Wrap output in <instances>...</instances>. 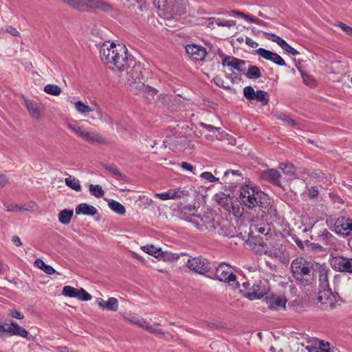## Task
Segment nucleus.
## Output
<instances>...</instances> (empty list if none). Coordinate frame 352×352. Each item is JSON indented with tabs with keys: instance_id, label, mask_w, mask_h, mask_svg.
I'll return each instance as SVG.
<instances>
[{
	"instance_id": "nucleus-1",
	"label": "nucleus",
	"mask_w": 352,
	"mask_h": 352,
	"mask_svg": "<svg viewBox=\"0 0 352 352\" xmlns=\"http://www.w3.org/2000/svg\"><path fill=\"white\" fill-rule=\"evenodd\" d=\"M190 218L192 223L201 231L214 232L221 236H233L234 228L230 223L227 220L221 221L220 217L212 212L197 214Z\"/></svg>"
},
{
	"instance_id": "nucleus-2",
	"label": "nucleus",
	"mask_w": 352,
	"mask_h": 352,
	"mask_svg": "<svg viewBox=\"0 0 352 352\" xmlns=\"http://www.w3.org/2000/svg\"><path fill=\"white\" fill-rule=\"evenodd\" d=\"M239 199L241 204L250 209H258L263 213L268 212L269 197L256 187L245 185L241 188Z\"/></svg>"
},
{
	"instance_id": "nucleus-3",
	"label": "nucleus",
	"mask_w": 352,
	"mask_h": 352,
	"mask_svg": "<svg viewBox=\"0 0 352 352\" xmlns=\"http://www.w3.org/2000/svg\"><path fill=\"white\" fill-rule=\"evenodd\" d=\"M291 270L296 280L305 286L314 280L313 264L303 257L295 258L292 262Z\"/></svg>"
},
{
	"instance_id": "nucleus-4",
	"label": "nucleus",
	"mask_w": 352,
	"mask_h": 352,
	"mask_svg": "<svg viewBox=\"0 0 352 352\" xmlns=\"http://www.w3.org/2000/svg\"><path fill=\"white\" fill-rule=\"evenodd\" d=\"M69 6L82 12L102 11L111 12L113 8L111 4L103 0H62Z\"/></svg>"
},
{
	"instance_id": "nucleus-5",
	"label": "nucleus",
	"mask_w": 352,
	"mask_h": 352,
	"mask_svg": "<svg viewBox=\"0 0 352 352\" xmlns=\"http://www.w3.org/2000/svg\"><path fill=\"white\" fill-rule=\"evenodd\" d=\"M153 3L162 10L167 18L174 19L185 11V6L182 0H153Z\"/></svg>"
},
{
	"instance_id": "nucleus-6",
	"label": "nucleus",
	"mask_w": 352,
	"mask_h": 352,
	"mask_svg": "<svg viewBox=\"0 0 352 352\" xmlns=\"http://www.w3.org/2000/svg\"><path fill=\"white\" fill-rule=\"evenodd\" d=\"M124 71L126 72L128 81L134 84H142L144 86L146 70L140 63L130 58Z\"/></svg>"
},
{
	"instance_id": "nucleus-7",
	"label": "nucleus",
	"mask_w": 352,
	"mask_h": 352,
	"mask_svg": "<svg viewBox=\"0 0 352 352\" xmlns=\"http://www.w3.org/2000/svg\"><path fill=\"white\" fill-rule=\"evenodd\" d=\"M116 52L113 56V60H111V67H109L111 69H118L120 72H124L127 67L129 60L128 50L123 44H117Z\"/></svg>"
},
{
	"instance_id": "nucleus-8",
	"label": "nucleus",
	"mask_w": 352,
	"mask_h": 352,
	"mask_svg": "<svg viewBox=\"0 0 352 352\" xmlns=\"http://www.w3.org/2000/svg\"><path fill=\"white\" fill-rule=\"evenodd\" d=\"M215 276L219 280L227 283L231 289H236L238 286V281L231 266L226 263H221L217 267Z\"/></svg>"
},
{
	"instance_id": "nucleus-9",
	"label": "nucleus",
	"mask_w": 352,
	"mask_h": 352,
	"mask_svg": "<svg viewBox=\"0 0 352 352\" xmlns=\"http://www.w3.org/2000/svg\"><path fill=\"white\" fill-rule=\"evenodd\" d=\"M330 264L332 268L338 272L352 274V258L344 256H332Z\"/></svg>"
},
{
	"instance_id": "nucleus-10",
	"label": "nucleus",
	"mask_w": 352,
	"mask_h": 352,
	"mask_svg": "<svg viewBox=\"0 0 352 352\" xmlns=\"http://www.w3.org/2000/svg\"><path fill=\"white\" fill-rule=\"evenodd\" d=\"M318 300L323 309H333L336 305V297L330 288L319 289Z\"/></svg>"
},
{
	"instance_id": "nucleus-11",
	"label": "nucleus",
	"mask_w": 352,
	"mask_h": 352,
	"mask_svg": "<svg viewBox=\"0 0 352 352\" xmlns=\"http://www.w3.org/2000/svg\"><path fill=\"white\" fill-rule=\"evenodd\" d=\"M186 266L197 273L204 274L210 270L208 261L201 257H192L187 261Z\"/></svg>"
},
{
	"instance_id": "nucleus-12",
	"label": "nucleus",
	"mask_w": 352,
	"mask_h": 352,
	"mask_svg": "<svg viewBox=\"0 0 352 352\" xmlns=\"http://www.w3.org/2000/svg\"><path fill=\"white\" fill-rule=\"evenodd\" d=\"M115 47H117V44L110 42H105L100 47V56L101 60L108 67H111V60H113V56L116 52Z\"/></svg>"
},
{
	"instance_id": "nucleus-13",
	"label": "nucleus",
	"mask_w": 352,
	"mask_h": 352,
	"mask_svg": "<svg viewBox=\"0 0 352 352\" xmlns=\"http://www.w3.org/2000/svg\"><path fill=\"white\" fill-rule=\"evenodd\" d=\"M215 200L219 206H221L226 212H233L236 216L240 214L239 208H236L233 204L232 198L230 196H226L223 193L216 194Z\"/></svg>"
},
{
	"instance_id": "nucleus-14",
	"label": "nucleus",
	"mask_w": 352,
	"mask_h": 352,
	"mask_svg": "<svg viewBox=\"0 0 352 352\" xmlns=\"http://www.w3.org/2000/svg\"><path fill=\"white\" fill-rule=\"evenodd\" d=\"M188 195L189 192L188 190H186L185 188H171L164 192L155 193L154 195V197L155 198H158L165 201L168 199H177Z\"/></svg>"
},
{
	"instance_id": "nucleus-15",
	"label": "nucleus",
	"mask_w": 352,
	"mask_h": 352,
	"mask_svg": "<svg viewBox=\"0 0 352 352\" xmlns=\"http://www.w3.org/2000/svg\"><path fill=\"white\" fill-rule=\"evenodd\" d=\"M185 49L189 57L194 60H204L207 54L206 48L201 45L188 44Z\"/></svg>"
},
{
	"instance_id": "nucleus-16",
	"label": "nucleus",
	"mask_w": 352,
	"mask_h": 352,
	"mask_svg": "<svg viewBox=\"0 0 352 352\" xmlns=\"http://www.w3.org/2000/svg\"><path fill=\"white\" fill-rule=\"evenodd\" d=\"M24 102L30 116L35 120H38L44 110L43 104L28 98H25Z\"/></svg>"
},
{
	"instance_id": "nucleus-17",
	"label": "nucleus",
	"mask_w": 352,
	"mask_h": 352,
	"mask_svg": "<svg viewBox=\"0 0 352 352\" xmlns=\"http://www.w3.org/2000/svg\"><path fill=\"white\" fill-rule=\"evenodd\" d=\"M334 230L340 234L349 235L352 232V219L344 217L338 218L334 224Z\"/></svg>"
},
{
	"instance_id": "nucleus-18",
	"label": "nucleus",
	"mask_w": 352,
	"mask_h": 352,
	"mask_svg": "<svg viewBox=\"0 0 352 352\" xmlns=\"http://www.w3.org/2000/svg\"><path fill=\"white\" fill-rule=\"evenodd\" d=\"M256 52L258 55L264 59L272 61L279 66H284L286 65L284 59L275 52H271L264 48H258L256 50Z\"/></svg>"
},
{
	"instance_id": "nucleus-19",
	"label": "nucleus",
	"mask_w": 352,
	"mask_h": 352,
	"mask_svg": "<svg viewBox=\"0 0 352 352\" xmlns=\"http://www.w3.org/2000/svg\"><path fill=\"white\" fill-rule=\"evenodd\" d=\"M268 307L272 310L285 309L287 303V298L285 296L272 295L265 298Z\"/></svg>"
},
{
	"instance_id": "nucleus-20",
	"label": "nucleus",
	"mask_w": 352,
	"mask_h": 352,
	"mask_svg": "<svg viewBox=\"0 0 352 352\" xmlns=\"http://www.w3.org/2000/svg\"><path fill=\"white\" fill-rule=\"evenodd\" d=\"M311 345H307L305 349L309 352H331L330 348V343L324 342V340L314 338L309 342Z\"/></svg>"
},
{
	"instance_id": "nucleus-21",
	"label": "nucleus",
	"mask_w": 352,
	"mask_h": 352,
	"mask_svg": "<svg viewBox=\"0 0 352 352\" xmlns=\"http://www.w3.org/2000/svg\"><path fill=\"white\" fill-rule=\"evenodd\" d=\"M245 64V61L244 60L239 59L234 56H226L222 60V65L228 67H232L233 69L237 70L238 72H243L245 70L243 66Z\"/></svg>"
},
{
	"instance_id": "nucleus-22",
	"label": "nucleus",
	"mask_w": 352,
	"mask_h": 352,
	"mask_svg": "<svg viewBox=\"0 0 352 352\" xmlns=\"http://www.w3.org/2000/svg\"><path fill=\"white\" fill-rule=\"evenodd\" d=\"M280 177H281V175L280 174V173L278 170H276V169H273V168H269V169L265 170L261 173V177L263 179H265L273 184H275L276 186L280 185Z\"/></svg>"
},
{
	"instance_id": "nucleus-23",
	"label": "nucleus",
	"mask_w": 352,
	"mask_h": 352,
	"mask_svg": "<svg viewBox=\"0 0 352 352\" xmlns=\"http://www.w3.org/2000/svg\"><path fill=\"white\" fill-rule=\"evenodd\" d=\"M330 272L328 267L325 265H320L318 269L319 274V289L330 288L329 283L328 274Z\"/></svg>"
},
{
	"instance_id": "nucleus-24",
	"label": "nucleus",
	"mask_w": 352,
	"mask_h": 352,
	"mask_svg": "<svg viewBox=\"0 0 352 352\" xmlns=\"http://www.w3.org/2000/svg\"><path fill=\"white\" fill-rule=\"evenodd\" d=\"M267 294V289L261 283L252 285L251 293L247 294V298L250 300L259 299Z\"/></svg>"
},
{
	"instance_id": "nucleus-25",
	"label": "nucleus",
	"mask_w": 352,
	"mask_h": 352,
	"mask_svg": "<svg viewBox=\"0 0 352 352\" xmlns=\"http://www.w3.org/2000/svg\"><path fill=\"white\" fill-rule=\"evenodd\" d=\"M6 331L11 336H19L22 338H27L29 334L25 329L19 325V324L14 321L10 322V324L6 329Z\"/></svg>"
},
{
	"instance_id": "nucleus-26",
	"label": "nucleus",
	"mask_w": 352,
	"mask_h": 352,
	"mask_svg": "<svg viewBox=\"0 0 352 352\" xmlns=\"http://www.w3.org/2000/svg\"><path fill=\"white\" fill-rule=\"evenodd\" d=\"M82 139L91 143L106 144L105 139L96 131H88L85 129Z\"/></svg>"
},
{
	"instance_id": "nucleus-27",
	"label": "nucleus",
	"mask_w": 352,
	"mask_h": 352,
	"mask_svg": "<svg viewBox=\"0 0 352 352\" xmlns=\"http://www.w3.org/2000/svg\"><path fill=\"white\" fill-rule=\"evenodd\" d=\"M75 212L78 215L84 214L94 216L97 213L98 210L94 206L86 203H82L76 206Z\"/></svg>"
},
{
	"instance_id": "nucleus-28",
	"label": "nucleus",
	"mask_w": 352,
	"mask_h": 352,
	"mask_svg": "<svg viewBox=\"0 0 352 352\" xmlns=\"http://www.w3.org/2000/svg\"><path fill=\"white\" fill-rule=\"evenodd\" d=\"M98 304L99 307L111 311H117L119 306L118 300L114 297H111L107 300L100 299Z\"/></svg>"
},
{
	"instance_id": "nucleus-29",
	"label": "nucleus",
	"mask_w": 352,
	"mask_h": 352,
	"mask_svg": "<svg viewBox=\"0 0 352 352\" xmlns=\"http://www.w3.org/2000/svg\"><path fill=\"white\" fill-rule=\"evenodd\" d=\"M270 230V226L267 223H254L250 227V234H261L267 235Z\"/></svg>"
},
{
	"instance_id": "nucleus-30",
	"label": "nucleus",
	"mask_w": 352,
	"mask_h": 352,
	"mask_svg": "<svg viewBox=\"0 0 352 352\" xmlns=\"http://www.w3.org/2000/svg\"><path fill=\"white\" fill-rule=\"evenodd\" d=\"M96 108H94L95 110L94 112H95L94 116H91L90 118L92 120H101L104 121L108 124H113V120L111 118H110L107 114H104L102 112V109L96 104H94Z\"/></svg>"
},
{
	"instance_id": "nucleus-31",
	"label": "nucleus",
	"mask_w": 352,
	"mask_h": 352,
	"mask_svg": "<svg viewBox=\"0 0 352 352\" xmlns=\"http://www.w3.org/2000/svg\"><path fill=\"white\" fill-rule=\"evenodd\" d=\"M141 249L146 253L153 256L157 258H161L164 256V253L160 248H157L153 245H146L142 246Z\"/></svg>"
},
{
	"instance_id": "nucleus-32",
	"label": "nucleus",
	"mask_w": 352,
	"mask_h": 352,
	"mask_svg": "<svg viewBox=\"0 0 352 352\" xmlns=\"http://www.w3.org/2000/svg\"><path fill=\"white\" fill-rule=\"evenodd\" d=\"M197 210H195V207L192 206H185L181 208V214H182V218L184 220L192 223V219L190 220L192 217L197 216V214L196 213Z\"/></svg>"
},
{
	"instance_id": "nucleus-33",
	"label": "nucleus",
	"mask_w": 352,
	"mask_h": 352,
	"mask_svg": "<svg viewBox=\"0 0 352 352\" xmlns=\"http://www.w3.org/2000/svg\"><path fill=\"white\" fill-rule=\"evenodd\" d=\"M73 214L72 210L64 209L58 214V221L63 225H67L70 223Z\"/></svg>"
},
{
	"instance_id": "nucleus-34",
	"label": "nucleus",
	"mask_w": 352,
	"mask_h": 352,
	"mask_svg": "<svg viewBox=\"0 0 352 352\" xmlns=\"http://www.w3.org/2000/svg\"><path fill=\"white\" fill-rule=\"evenodd\" d=\"M109 208L115 212L123 215L126 212L124 206L120 202L115 200H110L108 203Z\"/></svg>"
},
{
	"instance_id": "nucleus-35",
	"label": "nucleus",
	"mask_w": 352,
	"mask_h": 352,
	"mask_svg": "<svg viewBox=\"0 0 352 352\" xmlns=\"http://www.w3.org/2000/svg\"><path fill=\"white\" fill-rule=\"evenodd\" d=\"M243 95L248 100L257 101L258 100V90L255 91L251 86H247L243 88Z\"/></svg>"
},
{
	"instance_id": "nucleus-36",
	"label": "nucleus",
	"mask_w": 352,
	"mask_h": 352,
	"mask_svg": "<svg viewBox=\"0 0 352 352\" xmlns=\"http://www.w3.org/2000/svg\"><path fill=\"white\" fill-rule=\"evenodd\" d=\"M43 91L49 95L58 96L61 93V88L57 85L47 84L44 87Z\"/></svg>"
},
{
	"instance_id": "nucleus-37",
	"label": "nucleus",
	"mask_w": 352,
	"mask_h": 352,
	"mask_svg": "<svg viewBox=\"0 0 352 352\" xmlns=\"http://www.w3.org/2000/svg\"><path fill=\"white\" fill-rule=\"evenodd\" d=\"M76 110L81 114H85L91 111H94V109H92L90 106L86 104L81 100H78L74 104Z\"/></svg>"
},
{
	"instance_id": "nucleus-38",
	"label": "nucleus",
	"mask_w": 352,
	"mask_h": 352,
	"mask_svg": "<svg viewBox=\"0 0 352 352\" xmlns=\"http://www.w3.org/2000/svg\"><path fill=\"white\" fill-rule=\"evenodd\" d=\"M246 76L250 79H258L261 76L260 68L255 65H251L247 71Z\"/></svg>"
},
{
	"instance_id": "nucleus-39",
	"label": "nucleus",
	"mask_w": 352,
	"mask_h": 352,
	"mask_svg": "<svg viewBox=\"0 0 352 352\" xmlns=\"http://www.w3.org/2000/svg\"><path fill=\"white\" fill-rule=\"evenodd\" d=\"M65 184L67 186L70 187L72 189L78 192L81 190V186L78 179L69 176L65 178Z\"/></svg>"
},
{
	"instance_id": "nucleus-40",
	"label": "nucleus",
	"mask_w": 352,
	"mask_h": 352,
	"mask_svg": "<svg viewBox=\"0 0 352 352\" xmlns=\"http://www.w3.org/2000/svg\"><path fill=\"white\" fill-rule=\"evenodd\" d=\"M89 190L90 194L96 198H101L104 195V192L100 185L90 184Z\"/></svg>"
},
{
	"instance_id": "nucleus-41",
	"label": "nucleus",
	"mask_w": 352,
	"mask_h": 352,
	"mask_svg": "<svg viewBox=\"0 0 352 352\" xmlns=\"http://www.w3.org/2000/svg\"><path fill=\"white\" fill-rule=\"evenodd\" d=\"M36 205L34 202L30 203L28 204V206H27L26 205H24L23 206H20L18 205H14V206L10 205L7 208L6 210L9 211V212L16 211V210H34V209L36 208Z\"/></svg>"
},
{
	"instance_id": "nucleus-42",
	"label": "nucleus",
	"mask_w": 352,
	"mask_h": 352,
	"mask_svg": "<svg viewBox=\"0 0 352 352\" xmlns=\"http://www.w3.org/2000/svg\"><path fill=\"white\" fill-rule=\"evenodd\" d=\"M239 288L240 293L247 298V294L251 293L252 285H251L249 281H244L241 283V285L239 284L238 282V286L236 288Z\"/></svg>"
},
{
	"instance_id": "nucleus-43",
	"label": "nucleus",
	"mask_w": 352,
	"mask_h": 352,
	"mask_svg": "<svg viewBox=\"0 0 352 352\" xmlns=\"http://www.w3.org/2000/svg\"><path fill=\"white\" fill-rule=\"evenodd\" d=\"M279 168L283 171L284 173L290 175H294L296 173L295 167L291 163H280Z\"/></svg>"
},
{
	"instance_id": "nucleus-44",
	"label": "nucleus",
	"mask_w": 352,
	"mask_h": 352,
	"mask_svg": "<svg viewBox=\"0 0 352 352\" xmlns=\"http://www.w3.org/2000/svg\"><path fill=\"white\" fill-rule=\"evenodd\" d=\"M127 320L130 321V322L135 325H138V327L142 329L145 328V326L148 322L145 319L142 318H138L135 316H130L129 317L127 318Z\"/></svg>"
},
{
	"instance_id": "nucleus-45",
	"label": "nucleus",
	"mask_w": 352,
	"mask_h": 352,
	"mask_svg": "<svg viewBox=\"0 0 352 352\" xmlns=\"http://www.w3.org/2000/svg\"><path fill=\"white\" fill-rule=\"evenodd\" d=\"M68 128L74 132L80 138H82L85 129L76 123L67 124Z\"/></svg>"
},
{
	"instance_id": "nucleus-46",
	"label": "nucleus",
	"mask_w": 352,
	"mask_h": 352,
	"mask_svg": "<svg viewBox=\"0 0 352 352\" xmlns=\"http://www.w3.org/2000/svg\"><path fill=\"white\" fill-rule=\"evenodd\" d=\"M301 76L304 83L307 86H309L310 87H315L316 86V82L315 79L310 75L304 72H301Z\"/></svg>"
},
{
	"instance_id": "nucleus-47",
	"label": "nucleus",
	"mask_w": 352,
	"mask_h": 352,
	"mask_svg": "<svg viewBox=\"0 0 352 352\" xmlns=\"http://www.w3.org/2000/svg\"><path fill=\"white\" fill-rule=\"evenodd\" d=\"M77 291L78 289H75L74 287L66 285L63 287L62 294L65 296L76 298V296H78Z\"/></svg>"
},
{
	"instance_id": "nucleus-48",
	"label": "nucleus",
	"mask_w": 352,
	"mask_h": 352,
	"mask_svg": "<svg viewBox=\"0 0 352 352\" xmlns=\"http://www.w3.org/2000/svg\"><path fill=\"white\" fill-rule=\"evenodd\" d=\"M77 296L76 298L82 301H87L91 299V295L89 294L85 289L83 288H80L77 291Z\"/></svg>"
},
{
	"instance_id": "nucleus-49",
	"label": "nucleus",
	"mask_w": 352,
	"mask_h": 352,
	"mask_svg": "<svg viewBox=\"0 0 352 352\" xmlns=\"http://www.w3.org/2000/svg\"><path fill=\"white\" fill-rule=\"evenodd\" d=\"M258 100L257 102H261L262 104L265 105L269 102V94L267 91L263 90H258Z\"/></svg>"
},
{
	"instance_id": "nucleus-50",
	"label": "nucleus",
	"mask_w": 352,
	"mask_h": 352,
	"mask_svg": "<svg viewBox=\"0 0 352 352\" xmlns=\"http://www.w3.org/2000/svg\"><path fill=\"white\" fill-rule=\"evenodd\" d=\"M104 168L109 172H110L111 174H113L118 179L122 178L123 177L122 174L120 172L118 168L114 165H106L104 166Z\"/></svg>"
},
{
	"instance_id": "nucleus-51",
	"label": "nucleus",
	"mask_w": 352,
	"mask_h": 352,
	"mask_svg": "<svg viewBox=\"0 0 352 352\" xmlns=\"http://www.w3.org/2000/svg\"><path fill=\"white\" fill-rule=\"evenodd\" d=\"M215 22L218 26L222 27L230 28L236 25V21L234 20H223L217 19Z\"/></svg>"
},
{
	"instance_id": "nucleus-52",
	"label": "nucleus",
	"mask_w": 352,
	"mask_h": 352,
	"mask_svg": "<svg viewBox=\"0 0 352 352\" xmlns=\"http://www.w3.org/2000/svg\"><path fill=\"white\" fill-rule=\"evenodd\" d=\"M200 177L207 180L210 183L216 182L219 181V178L216 177L212 173L210 172H204L200 175Z\"/></svg>"
},
{
	"instance_id": "nucleus-53",
	"label": "nucleus",
	"mask_w": 352,
	"mask_h": 352,
	"mask_svg": "<svg viewBox=\"0 0 352 352\" xmlns=\"http://www.w3.org/2000/svg\"><path fill=\"white\" fill-rule=\"evenodd\" d=\"M281 48L293 56H296L299 54V52L294 47H292L291 45H289L287 42L285 43V44L282 46Z\"/></svg>"
},
{
	"instance_id": "nucleus-54",
	"label": "nucleus",
	"mask_w": 352,
	"mask_h": 352,
	"mask_svg": "<svg viewBox=\"0 0 352 352\" xmlns=\"http://www.w3.org/2000/svg\"><path fill=\"white\" fill-rule=\"evenodd\" d=\"M144 329H146L147 331L151 333L164 334V332L161 329L154 327L148 322H147Z\"/></svg>"
},
{
	"instance_id": "nucleus-55",
	"label": "nucleus",
	"mask_w": 352,
	"mask_h": 352,
	"mask_svg": "<svg viewBox=\"0 0 352 352\" xmlns=\"http://www.w3.org/2000/svg\"><path fill=\"white\" fill-rule=\"evenodd\" d=\"M337 25L340 27L346 34L352 37V28L342 22L338 23Z\"/></svg>"
},
{
	"instance_id": "nucleus-56",
	"label": "nucleus",
	"mask_w": 352,
	"mask_h": 352,
	"mask_svg": "<svg viewBox=\"0 0 352 352\" xmlns=\"http://www.w3.org/2000/svg\"><path fill=\"white\" fill-rule=\"evenodd\" d=\"M278 119L285 122L286 123L291 126H294L296 124V122L287 114H280L278 116Z\"/></svg>"
},
{
	"instance_id": "nucleus-57",
	"label": "nucleus",
	"mask_w": 352,
	"mask_h": 352,
	"mask_svg": "<svg viewBox=\"0 0 352 352\" xmlns=\"http://www.w3.org/2000/svg\"><path fill=\"white\" fill-rule=\"evenodd\" d=\"M199 124L202 128L206 129L207 131L212 132V133H215L216 131H219L220 129L219 127H216L212 125L208 124H206L204 122H199Z\"/></svg>"
},
{
	"instance_id": "nucleus-58",
	"label": "nucleus",
	"mask_w": 352,
	"mask_h": 352,
	"mask_svg": "<svg viewBox=\"0 0 352 352\" xmlns=\"http://www.w3.org/2000/svg\"><path fill=\"white\" fill-rule=\"evenodd\" d=\"M268 247L266 244L262 243L258 245V247L256 249V254L261 255L263 254H267V253Z\"/></svg>"
},
{
	"instance_id": "nucleus-59",
	"label": "nucleus",
	"mask_w": 352,
	"mask_h": 352,
	"mask_svg": "<svg viewBox=\"0 0 352 352\" xmlns=\"http://www.w3.org/2000/svg\"><path fill=\"white\" fill-rule=\"evenodd\" d=\"M9 184V177L3 173H0V188L5 187Z\"/></svg>"
},
{
	"instance_id": "nucleus-60",
	"label": "nucleus",
	"mask_w": 352,
	"mask_h": 352,
	"mask_svg": "<svg viewBox=\"0 0 352 352\" xmlns=\"http://www.w3.org/2000/svg\"><path fill=\"white\" fill-rule=\"evenodd\" d=\"M181 168L183 170L190 171V172L193 173V174H195V175L196 174L195 173L193 172L194 166L192 164H190V163H188L186 162H182L181 163Z\"/></svg>"
},
{
	"instance_id": "nucleus-61",
	"label": "nucleus",
	"mask_w": 352,
	"mask_h": 352,
	"mask_svg": "<svg viewBox=\"0 0 352 352\" xmlns=\"http://www.w3.org/2000/svg\"><path fill=\"white\" fill-rule=\"evenodd\" d=\"M318 195V189L317 186H311L308 190V196L310 198H314Z\"/></svg>"
},
{
	"instance_id": "nucleus-62",
	"label": "nucleus",
	"mask_w": 352,
	"mask_h": 352,
	"mask_svg": "<svg viewBox=\"0 0 352 352\" xmlns=\"http://www.w3.org/2000/svg\"><path fill=\"white\" fill-rule=\"evenodd\" d=\"M10 314L12 317L19 320H22L24 318L23 315L16 309L10 310Z\"/></svg>"
},
{
	"instance_id": "nucleus-63",
	"label": "nucleus",
	"mask_w": 352,
	"mask_h": 352,
	"mask_svg": "<svg viewBox=\"0 0 352 352\" xmlns=\"http://www.w3.org/2000/svg\"><path fill=\"white\" fill-rule=\"evenodd\" d=\"M263 34L266 39L272 42H275L276 38L278 37V35L270 32H264Z\"/></svg>"
},
{
	"instance_id": "nucleus-64",
	"label": "nucleus",
	"mask_w": 352,
	"mask_h": 352,
	"mask_svg": "<svg viewBox=\"0 0 352 352\" xmlns=\"http://www.w3.org/2000/svg\"><path fill=\"white\" fill-rule=\"evenodd\" d=\"M245 43L252 48H256L258 46V44L250 37H246Z\"/></svg>"
}]
</instances>
